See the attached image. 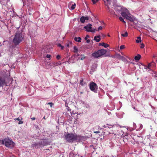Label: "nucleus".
Instances as JSON below:
<instances>
[{"instance_id": "f257e3e1", "label": "nucleus", "mask_w": 157, "mask_h": 157, "mask_svg": "<svg viewBox=\"0 0 157 157\" xmlns=\"http://www.w3.org/2000/svg\"><path fill=\"white\" fill-rule=\"evenodd\" d=\"M24 39V36L21 32L19 31L16 32L13 40V42L14 44L13 47L14 48L17 46Z\"/></svg>"}, {"instance_id": "f03ea898", "label": "nucleus", "mask_w": 157, "mask_h": 157, "mask_svg": "<svg viewBox=\"0 0 157 157\" xmlns=\"http://www.w3.org/2000/svg\"><path fill=\"white\" fill-rule=\"evenodd\" d=\"M64 138L67 142L70 143L80 140L81 139V136L72 132H67L66 135H65Z\"/></svg>"}, {"instance_id": "7ed1b4c3", "label": "nucleus", "mask_w": 157, "mask_h": 157, "mask_svg": "<svg viewBox=\"0 0 157 157\" xmlns=\"http://www.w3.org/2000/svg\"><path fill=\"white\" fill-rule=\"evenodd\" d=\"M0 143L2 144H5L6 147L10 148H13L15 145V144L13 141L8 138H6L2 140H0Z\"/></svg>"}, {"instance_id": "20e7f679", "label": "nucleus", "mask_w": 157, "mask_h": 157, "mask_svg": "<svg viewBox=\"0 0 157 157\" xmlns=\"http://www.w3.org/2000/svg\"><path fill=\"white\" fill-rule=\"evenodd\" d=\"M106 53V51L105 49H101L92 53V56L93 57L97 58L104 55Z\"/></svg>"}, {"instance_id": "39448f33", "label": "nucleus", "mask_w": 157, "mask_h": 157, "mask_svg": "<svg viewBox=\"0 0 157 157\" xmlns=\"http://www.w3.org/2000/svg\"><path fill=\"white\" fill-rule=\"evenodd\" d=\"M91 26L92 25L88 23L86 26L84 27V28L86 30L87 32L94 33L96 30L94 29H92Z\"/></svg>"}, {"instance_id": "423d86ee", "label": "nucleus", "mask_w": 157, "mask_h": 157, "mask_svg": "<svg viewBox=\"0 0 157 157\" xmlns=\"http://www.w3.org/2000/svg\"><path fill=\"white\" fill-rule=\"evenodd\" d=\"M6 84L5 78L0 76V87H3Z\"/></svg>"}, {"instance_id": "0eeeda50", "label": "nucleus", "mask_w": 157, "mask_h": 157, "mask_svg": "<svg viewBox=\"0 0 157 157\" xmlns=\"http://www.w3.org/2000/svg\"><path fill=\"white\" fill-rule=\"evenodd\" d=\"M97 86L96 84L94 82H92L90 84V88L92 91H94L95 88Z\"/></svg>"}, {"instance_id": "6e6552de", "label": "nucleus", "mask_w": 157, "mask_h": 157, "mask_svg": "<svg viewBox=\"0 0 157 157\" xmlns=\"http://www.w3.org/2000/svg\"><path fill=\"white\" fill-rule=\"evenodd\" d=\"M105 6L107 7L108 9H109V6L111 4V0H103Z\"/></svg>"}, {"instance_id": "1a4fd4ad", "label": "nucleus", "mask_w": 157, "mask_h": 157, "mask_svg": "<svg viewBox=\"0 0 157 157\" xmlns=\"http://www.w3.org/2000/svg\"><path fill=\"white\" fill-rule=\"evenodd\" d=\"M155 63H154L153 61L152 62L149 63L148 64V65L145 66V69L146 70L148 69H150V67L151 66H153V65H155Z\"/></svg>"}, {"instance_id": "9d476101", "label": "nucleus", "mask_w": 157, "mask_h": 157, "mask_svg": "<svg viewBox=\"0 0 157 157\" xmlns=\"http://www.w3.org/2000/svg\"><path fill=\"white\" fill-rule=\"evenodd\" d=\"M41 146H46L48 144V142L46 140H42L39 142Z\"/></svg>"}, {"instance_id": "9b49d317", "label": "nucleus", "mask_w": 157, "mask_h": 157, "mask_svg": "<svg viewBox=\"0 0 157 157\" xmlns=\"http://www.w3.org/2000/svg\"><path fill=\"white\" fill-rule=\"evenodd\" d=\"M94 40L97 42H99L101 40L100 36H94Z\"/></svg>"}, {"instance_id": "f8f14e48", "label": "nucleus", "mask_w": 157, "mask_h": 157, "mask_svg": "<svg viewBox=\"0 0 157 157\" xmlns=\"http://www.w3.org/2000/svg\"><path fill=\"white\" fill-rule=\"evenodd\" d=\"M126 19H128V20L130 21L131 22H133L134 21L133 17L130 16L128 15L127 16V17L125 18Z\"/></svg>"}, {"instance_id": "ddd939ff", "label": "nucleus", "mask_w": 157, "mask_h": 157, "mask_svg": "<svg viewBox=\"0 0 157 157\" xmlns=\"http://www.w3.org/2000/svg\"><path fill=\"white\" fill-rule=\"evenodd\" d=\"M81 39H82L80 37H76L74 38V40L78 42H81Z\"/></svg>"}, {"instance_id": "4468645a", "label": "nucleus", "mask_w": 157, "mask_h": 157, "mask_svg": "<svg viewBox=\"0 0 157 157\" xmlns=\"http://www.w3.org/2000/svg\"><path fill=\"white\" fill-rule=\"evenodd\" d=\"M34 147H35L36 148H40V145L39 144V142L37 143L34 144H33Z\"/></svg>"}, {"instance_id": "2eb2a0df", "label": "nucleus", "mask_w": 157, "mask_h": 157, "mask_svg": "<svg viewBox=\"0 0 157 157\" xmlns=\"http://www.w3.org/2000/svg\"><path fill=\"white\" fill-rule=\"evenodd\" d=\"M141 57V56L139 54H137V56H135V59L137 61L139 60Z\"/></svg>"}, {"instance_id": "dca6fc26", "label": "nucleus", "mask_w": 157, "mask_h": 157, "mask_svg": "<svg viewBox=\"0 0 157 157\" xmlns=\"http://www.w3.org/2000/svg\"><path fill=\"white\" fill-rule=\"evenodd\" d=\"M118 58L120 59H121L123 61H124L126 59L123 56H121L119 54L118 55Z\"/></svg>"}, {"instance_id": "f3484780", "label": "nucleus", "mask_w": 157, "mask_h": 157, "mask_svg": "<svg viewBox=\"0 0 157 157\" xmlns=\"http://www.w3.org/2000/svg\"><path fill=\"white\" fill-rule=\"evenodd\" d=\"M121 15L122 17H123L124 18H125L128 15L127 14L126 12H122L121 13Z\"/></svg>"}, {"instance_id": "a211bd4d", "label": "nucleus", "mask_w": 157, "mask_h": 157, "mask_svg": "<svg viewBox=\"0 0 157 157\" xmlns=\"http://www.w3.org/2000/svg\"><path fill=\"white\" fill-rule=\"evenodd\" d=\"M85 20L84 18V16H82L80 18V21L82 23H84L85 22Z\"/></svg>"}, {"instance_id": "6ab92c4d", "label": "nucleus", "mask_w": 157, "mask_h": 157, "mask_svg": "<svg viewBox=\"0 0 157 157\" xmlns=\"http://www.w3.org/2000/svg\"><path fill=\"white\" fill-rule=\"evenodd\" d=\"M137 43H139L141 42V39L140 37H137V40H136Z\"/></svg>"}, {"instance_id": "aec40b11", "label": "nucleus", "mask_w": 157, "mask_h": 157, "mask_svg": "<svg viewBox=\"0 0 157 157\" xmlns=\"http://www.w3.org/2000/svg\"><path fill=\"white\" fill-rule=\"evenodd\" d=\"M74 52L75 53L77 52L78 51V49L77 48L76 46H75L74 47Z\"/></svg>"}, {"instance_id": "412c9836", "label": "nucleus", "mask_w": 157, "mask_h": 157, "mask_svg": "<svg viewBox=\"0 0 157 157\" xmlns=\"http://www.w3.org/2000/svg\"><path fill=\"white\" fill-rule=\"evenodd\" d=\"M102 46H104L105 48H106L109 46V45L105 43H102Z\"/></svg>"}, {"instance_id": "4be33fe9", "label": "nucleus", "mask_w": 157, "mask_h": 157, "mask_svg": "<svg viewBox=\"0 0 157 157\" xmlns=\"http://www.w3.org/2000/svg\"><path fill=\"white\" fill-rule=\"evenodd\" d=\"M128 35V33H127V32H125L124 34L122 33L121 34V36H124V37L127 36Z\"/></svg>"}, {"instance_id": "5701e85b", "label": "nucleus", "mask_w": 157, "mask_h": 157, "mask_svg": "<svg viewBox=\"0 0 157 157\" xmlns=\"http://www.w3.org/2000/svg\"><path fill=\"white\" fill-rule=\"evenodd\" d=\"M119 19L120 20V21L123 22L124 24L126 23V22L124 21V19H123V18L122 17H119Z\"/></svg>"}, {"instance_id": "b1692460", "label": "nucleus", "mask_w": 157, "mask_h": 157, "mask_svg": "<svg viewBox=\"0 0 157 157\" xmlns=\"http://www.w3.org/2000/svg\"><path fill=\"white\" fill-rule=\"evenodd\" d=\"M86 83L85 82H83V79L82 78V79L80 81V84L82 86H83Z\"/></svg>"}, {"instance_id": "393cba45", "label": "nucleus", "mask_w": 157, "mask_h": 157, "mask_svg": "<svg viewBox=\"0 0 157 157\" xmlns=\"http://www.w3.org/2000/svg\"><path fill=\"white\" fill-rule=\"evenodd\" d=\"M109 10V11L112 14H114V11L113 10H111L109 8V9H108Z\"/></svg>"}, {"instance_id": "a878e982", "label": "nucleus", "mask_w": 157, "mask_h": 157, "mask_svg": "<svg viewBox=\"0 0 157 157\" xmlns=\"http://www.w3.org/2000/svg\"><path fill=\"white\" fill-rule=\"evenodd\" d=\"M75 6H76V4L74 3V5H73L71 7V9L72 10H73L75 9Z\"/></svg>"}, {"instance_id": "bb28decb", "label": "nucleus", "mask_w": 157, "mask_h": 157, "mask_svg": "<svg viewBox=\"0 0 157 157\" xmlns=\"http://www.w3.org/2000/svg\"><path fill=\"white\" fill-rule=\"evenodd\" d=\"M125 48V46L124 45H122L120 46V48L121 49H124Z\"/></svg>"}, {"instance_id": "cd10ccee", "label": "nucleus", "mask_w": 157, "mask_h": 157, "mask_svg": "<svg viewBox=\"0 0 157 157\" xmlns=\"http://www.w3.org/2000/svg\"><path fill=\"white\" fill-rule=\"evenodd\" d=\"M48 105H49L51 108L52 107V105H54V104L52 102H49L47 103Z\"/></svg>"}, {"instance_id": "c85d7f7f", "label": "nucleus", "mask_w": 157, "mask_h": 157, "mask_svg": "<svg viewBox=\"0 0 157 157\" xmlns=\"http://www.w3.org/2000/svg\"><path fill=\"white\" fill-rule=\"evenodd\" d=\"M58 46H59L60 47L61 49L63 50V48H64L63 46H62V45H61V44H58Z\"/></svg>"}, {"instance_id": "c756f323", "label": "nucleus", "mask_w": 157, "mask_h": 157, "mask_svg": "<svg viewBox=\"0 0 157 157\" xmlns=\"http://www.w3.org/2000/svg\"><path fill=\"white\" fill-rule=\"evenodd\" d=\"M67 109L68 110V112H70V114L72 115L71 113V109H70V108L69 107H67Z\"/></svg>"}, {"instance_id": "7c9ffc66", "label": "nucleus", "mask_w": 157, "mask_h": 157, "mask_svg": "<svg viewBox=\"0 0 157 157\" xmlns=\"http://www.w3.org/2000/svg\"><path fill=\"white\" fill-rule=\"evenodd\" d=\"M103 28V27H102V26H100V27H99L98 28V29L97 30H96V31H99L100 30H101V29H102Z\"/></svg>"}, {"instance_id": "2f4dec72", "label": "nucleus", "mask_w": 157, "mask_h": 157, "mask_svg": "<svg viewBox=\"0 0 157 157\" xmlns=\"http://www.w3.org/2000/svg\"><path fill=\"white\" fill-rule=\"evenodd\" d=\"M56 58L58 60H59L60 58V56L59 55H57L56 56Z\"/></svg>"}, {"instance_id": "473e14b6", "label": "nucleus", "mask_w": 157, "mask_h": 157, "mask_svg": "<svg viewBox=\"0 0 157 157\" xmlns=\"http://www.w3.org/2000/svg\"><path fill=\"white\" fill-rule=\"evenodd\" d=\"M144 47V45L143 44H141V46L140 47V48H143Z\"/></svg>"}, {"instance_id": "72a5a7b5", "label": "nucleus", "mask_w": 157, "mask_h": 157, "mask_svg": "<svg viewBox=\"0 0 157 157\" xmlns=\"http://www.w3.org/2000/svg\"><path fill=\"white\" fill-rule=\"evenodd\" d=\"M51 57V56L48 54L46 55V57L47 58H50Z\"/></svg>"}, {"instance_id": "f704fd0d", "label": "nucleus", "mask_w": 157, "mask_h": 157, "mask_svg": "<svg viewBox=\"0 0 157 157\" xmlns=\"http://www.w3.org/2000/svg\"><path fill=\"white\" fill-rule=\"evenodd\" d=\"M90 36H88V35H87L85 37V40H87L88 38Z\"/></svg>"}, {"instance_id": "c9c22d12", "label": "nucleus", "mask_w": 157, "mask_h": 157, "mask_svg": "<svg viewBox=\"0 0 157 157\" xmlns=\"http://www.w3.org/2000/svg\"><path fill=\"white\" fill-rule=\"evenodd\" d=\"M23 123V121H21V120L19 121L18 124H22Z\"/></svg>"}, {"instance_id": "e433bc0d", "label": "nucleus", "mask_w": 157, "mask_h": 157, "mask_svg": "<svg viewBox=\"0 0 157 157\" xmlns=\"http://www.w3.org/2000/svg\"><path fill=\"white\" fill-rule=\"evenodd\" d=\"M84 18H85V19L86 20H87L89 19V17L87 16L86 17H84Z\"/></svg>"}, {"instance_id": "4c0bfd02", "label": "nucleus", "mask_w": 157, "mask_h": 157, "mask_svg": "<svg viewBox=\"0 0 157 157\" xmlns=\"http://www.w3.org/2000/svg\"><path fill=\"white\" fill-rule=\"evenodd\" d=\"M92 1L93 4H95L96 2L95 0H92Z\"/></svg>"}, {"instance_id": "58836bf2", "label": "nucleus", "mask_w": 157, "mask_h": 157, "mask_svg": "<svg viewBox=\"0 0 157 157\" xmlns=\"http://www.w3.org/2000/svg\"><path fill=\"white\" fill-rule=\"evenodd\" d=\"M109 126H110V127H108L109 128H112L114 126V125H109Z\"/></svg>"}, {"instance_id": "ea45409f", "label": "nucleus", "mask_w": 157, "mask_h": 157, "mask_svg": "<svg viewBox=\"0 0 157 157\" xmlns=\"http://www.w3.org/2000/svg\"><path fill=\"white\" fill-rule=\"evenodd\" d=\"M86 40V42L88 43H89L90 42V40Z\"/></svg>"}, {"instance_id": "a19ab883", "label": "nucleus", "mask_w": 157, "mask_h": 157, "mask_svg": "<svg viewBox=\"0 0 157 157\" xmlns=\"http://www.w3.org/2000/svg\"><path fill=\"white\" fill-rule=\"evenodd\" d=\"M85 58V57L84 56H83V57H82L81 58V60H83Z\"/></svg>"}, {"instance_id": "79ce46f5", "label": "nucleus", "mask_w": 157, "mask_h": 157, "mask_svg": "<svg viewBox=\"0 0 157 157\" xmlns=\"http://www.w3.org/2000/svg\"><path fill=\"white\" fill-rule=\"evenodd\" d=\"M31 119L32 121H34V120H35L36 119V118L34 117H32L31 118Z\"/></svg>"}, {"instance_id": "37998d69", "label": "nucleus", "mask_w": 157, "mask_h": 157, "mask_svg": "<svg viewBox=\"0 0 157 157\" xmlns=\"http://www.w3.org/2000/svg\"><path fill=\"white\" fill-rule=\"evenodd\" d=\"M16 120H17V121H20V119L19 117L17 118L16 119Z\"/></svg>"}, {"instance_id": "c03bdc74", "label": "nucleus", "mask_w": 157, "mask_h": 157, "mask_svg": "<svg viewBox=\"0 0 157 157\" xmlns=\"http://www.w3.org/2000/svg\"><path fill=\"white\" fill-rule=\"evenodd\" d=\"M102 43H100L99 44V46H102Z\"/></svg>"}, {"instance_id": "a18cd8bd", "label": "nucleus", "mask_w": 157, "mask_h": 157, "mask_svg": "<svg viewBox=\"0 0 157 157\" xmlns=\"http://www.w3.org/2000/svg\"><path fill=\"white\" fill-rule=\"evenodd\" d=\"M43 119H44V120H46V119L45 118V116H44V117H43Z\"/></svg>"}, {"instance_id": "49530a36", "label": "nucleus", "mask_w": 157, "mask_h": 157, "mask_svg": "<svg viewBox=\"0 0 157 157\" xmlns=\"http://www.w3.org/2000/svg\"><path fill=\"white\" fill-rule=\"evenodd\" d=\"M156 57V56H153V57H154V58H155V57Z\"/></svg>"}, {"instance_id": "de8ad7c7", "label": "nucleus", "mask_w": 157, "mask_h": 157, "mask_svg": "<svg viewBox=\"0 0 157 157\" xmlns=\"http://www.w3.org/2000/svg\"><path fill=\"white\" fill-rule=\"evenodd\" d=\"M67 46L69 47V44H67Z\"/></svg>"}, {"instance_id": "09e8293b", "label": "nucleus", "mask_w": 157, "mask_h": 157, "mask_svg": "<svg viewBox=\"0 0 157 157\" xmlns=\"http://www.w3.org/2000/svg\"><path fill=\"white\" fill-rule=\"evenodd\" d=\"M77 56H79V54L78 53L77 54Z\"/></svg>"}, {"instance_id": "8fccbe9b", "label": "nucleus", "mask_w": 157, "mask_h": 157, "mask_svg": "<svg viewBox=\"0 0 157 157\" xmlns=\"http://www.w3.org/2000/svg\"><path fill=\"white\" fill-rule=\"evenodd\" d=\"M137 136V137H141V136Z\"/></svg>"}, {"instance_id": "3c124183", "label": "nucleus", "mask_w": 157, "mask_h": 157, "mask_svg": "<svg viewBox=\"0 0 157 157\" xmlns=\"http://www.w3.org/2000/svg\"><path fill=\"white\" fill-rule=\"evenodd\" d=\"M108 36H110L109 35Z\"/></svg>"}, {"instance_id": "603ef678", "label": "nucleus", "mask_w": 157, "mask_h": 157, "mask_svg": "<svg viewBox=\"0 0 157 157\" xmlns=\"http://www.w3.org/2000/svg\"><path fill=\"white\" fill-rule=\"evenodd\" d=\"M156 62L157 63V60H156Z\"/></svg>"}, {"instance_id": "864d4df0", "label": "nucleus", "mask_w": 157, "mask_h": 157, "mask_svg": "<svg viewBox=\"0 0 157 157\" xmlns=\"http://www.w3.org/2000/svg\"><path fill=\"white\" fill-rule=\"evenodd\" d=\"M98 0H96V1H97Z\"/></svg>"}]
</instances>
